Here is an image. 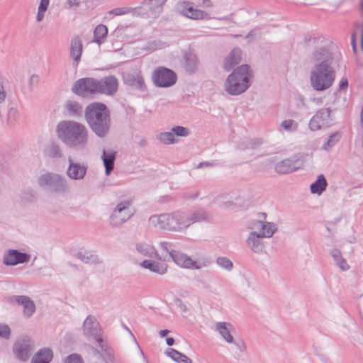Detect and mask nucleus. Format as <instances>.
Returning <instances> with one entry per match:
<instances>
[{
    "label": "nucleus",
    "instance_id": "obj_1",
    "mask_svg": "<svg viewBox=\"0 0 363 363\" xmlns=\"http://www.w3.org/2000/svg\"><path fill=\"white\" fill-rule=\"evenodd\" d=\"M308 46L315 45L310 59L313 67L310 72V84L318 91L329 89L335 79V72L333 65L334 57L330 50L325 46L326 39L322 36L306 38Z\"/></svg>",
    "mask_w": 363,
    "mask_h": 363
},
{
    "label": "nucleus",
    "instance_id": "obj_2",
    "mask_svg": "<svg viewBox=\"0 0 363 363\" xmlns=\"http://www.w3.org/2000/svg\"><path fill=\"white\" fill-rule=\"evenodd\" d=\"M57 138L69 148L82 151L89 145V132L82 123L67 120L60 122L56 128Z\"/></svg>",
    "mask_w": 363,
    "mask_h": 363
},
{
    "label": "nucleus",
    "instance_id": "obj_3",
    "mask_svg": "<svg viewBox=\"0 0 363 363\" xmlns=\"http://www.w3.org/2000/svg\"><path fill=\"white\" fill-rule=\"evenodd\" d=\"M84 118L91 130L99 138H106L111 130L110 111L100 102L88 105L84 111Z\"/></svg>",
    "mask_w": 363,
    "mask_h": 363
},
{
    "label": "nucleus",
    "instance_id": "obj_4",
    "mask_svg": "<svg viewBox=\"0 0 363 363\" xmlns=\"http://www.w3.org/2000/svg\"><path fill=\"white\" fill-rule=\"evenodd\" d=\"M252 77L249 65H242L229 74L225 82V90L230 95H240L250 86Z\"/></svg>",
    "mask_w": 363,
    "mask_h": 363
},
{
    "label": "nucleus",
    "instance_id": "obj_5",
    "mask_svg": "<svg viewBox=\"0 0 363 363\" xmlns=\"http://www.w3.org/2000/svg\"><path fill=\"white\" fill-rule=\"evenodd\" d=\"M38 182L40 187L52 193L67 194L70 191L69 182L59 174L51 172L43 174L38 177Z\"/></svg>",
    "mask_w": 363,
    "mask_h": 363
},
{
    "label": "nucleus",
    "instance_id": "obj_6",
    "mask_svg": "<svg viewBox=\"0 0 363 363\" xmlns=\"http://www.w3.org/2000/svg\"><path fill=\"white\" fill-rule=\"evenodd\" d=\"M135 214L133 202L130 199L118 201L113 208L109 216L110 225L113 228H120Z\"/></svg>",
    "mask_w": 363,
    "mask_h": 363
},
{
    "label": "nucleus",
    "instance_id": "obj_7",
    "mask_svg": "<svg viewBox=\"0 0 363 363\" xmlns=\"http://www.w3.org/2000/svg\"><path fill=\"white\" fill-rule=\"evenodd\" d=\"M84 335L89 340H94L101 350L106 351V345L101 335V329L94 316L88 315L83 323Z\"/></svg>",
    "mask_w": 363,
    "mask_h": 363
},
{
    "label": "nucleus",
    "instance_id": "obj_8",
    "mask_svg": "<svg viewBox=\"0 0 363 363\" xmlns=\"http://www.w3.org/2000/svg\"><path fill=\"white\" fill-rule=\"evenodd\" d=\"M34 348V341L28 336H23L15 341L13 352L18 359L26 362L30 358Z\"/></svg>",
    "mask_w": 363,
    "mask_h": 363
},
{
    "label": "nucleus",
    "instance_id": "obj_9",
    "mask_svg": "<svg viewBox=\"0 0 363 363\" xmlns=\"http://www.w3.org/2000/svg\"><path fill=\"white\" fill-rule=\"evenodd\" d=\"M152 81L158 87H169L173 86L177 79L174 71L164 67H159L152 72Z\"/></svg>",
    "mask_w": 363,
    "mask_h": 363
},
{
    "label": "nucleus",
    "instance_id": "obj_10",
    "mask_svg": "<svg viewBox=\"0 0 363 363\" xmlns=\"http://www.w3.org/2000/svg\"><path fill=\"white\" fill-rule=\"evenodd\" d=\"M97 89V79L85 77L75 82L72 90L74 94L86 97L98 94Z\"/></svg>",
    "mask_w": 363,
    "mask_h": 363
},
{
    "label": "nucleus",
    "instance_id": "obj_11",
    "mask_svg": "<svg viewBox=\"0 0 363 363\" xmlns=\"http://www.w3.org/2000/svg\"><path fill=\"white\" fill-rule=\"evenodd\" d=\"M247 228L250 230V234L267 238H271L277 230L276 225L274 223L263 222L258 220L250 221Z\"/></svg>",
    "mask_w": 363,
    "mask_h": 363
},
{
    "label": "nucleus",
    "instance_id": "obj_12",
    "mask_svg": "<svg viewBox=\"0 0 363 363\" xmlns=\"http://www.w3.org/2000/svg\"><path fill=\"white\" fill-rule=\"evenodd\" d=\"M331 110L330 108L318 110L309 122V128L313 131L320 130L323 127L331 124Z\"/></svg>",
    "mask_w": 363,
    "mask_h": 363
},
{
    "label": "nucleus",
    "instance_id": "obj_13",
    "mask_svg": "<svg viewBox=\"0 0 363 363\" xmlns=\"http://www.w3.org/2000/svg\"><path fill=\"white\" fill-rule=\"evenodd\" d=\"M177 11L184 16L186 18L200 20L208 19V14L200 9H194L192 3L189 1L179 2L177 6Z\"/></svg>",
    "mask_w": 363,
    "mask_h": 363
},
{
    "label": "nucleus",
    "instance_id": "obj_14",
    "mask_svg": "<svg viewBox=\"0 0 363 363\" xmlns=\"http://www.w3.org/2000/svg\"><path fill=\"white\" fill-rule=\"evenodd\" d=\"M167 218L169 231L183 232L187 228L185 212L176 211L167 213Z\"/></svg>",
    "mask_w": 363,
    "mask_h": 363
},
{
    "label": "nucleus",
    "instance_id": "obj_15",
    "mask_svg": "<svg viewBox=\"0 0 363 363\" xmlns=\"http://www.w3.org/2000/svg\"><path fill=\"white\" fill-rule=\"evenodd\" d=\"M69 166L66 170L67 176L72 180H82L87 172V165L76 162L71 157H68Z\"/></svg>",
    "mask_w": 363,
    "mask_h": 363
},
{
    "label": "nucleus",
    "instance_id": "obj_16",
    "mask_svg": "<svg viewBox=\"0 0 363 363\" xmlns=\"http://www.w3.org/2000/svg\"><path fill=\"white\" fill-rule=\"evenodd\" d=\"M118 82L116 77L108 76L97 79L98 94L113 95L118 90Z\"/></svg>",
    "mask_w": 363,
    "mask_h": 363
},
{
    "label": "nucleus",
    "instance_id": "obj_17",
    "mask_svg": "<svg viewBox=\"0 0 363 363\" xmlns=\"http://www.w3.org/2000/svg\"><path fill=\"white\" fill-rule=\"evenodd\" d=\"M171 259L179 267L185 269H199L203 266L201 264L192 260L190 257L179 251H172Z\"/></svg>",
    "mask_w": 363,
    "mask_h": 363
},
{
    "label": "nucleus",
    "instance_id": "obj_18",
    "mask_svg": "<svg viewBox=\"0 0 363 363\" xmlns=\"http://www.w3.org/2000/svg\"><path fill=\"white\" fill-rule=\"evenodd\" d=\"M30 259V255L21 252L17 250H8L4 255L3 262L6 266H13L18 264L27 263Z\"/></svg>",
    "mask_w": 363,
    "mask_h": 363
},
{
    "label": "nucleus",
    "instance_id": "obj_19",
    "mask_svg": "<svg viewBox=\"0 0 363 363\" xmlns=\"http://www.w3.org/2000/svg\"><path fill=\"white\" fill-rule=\"evenodd\" d=\"M167 0H144L142 3L141 11L144 13L142 16L156 17L163 10V6Z\"/></svg>",
    "mask_w": 363,
    "mask_h": 363
},
{
    "label": "nucleus",
    "instance_id": "obj_20",
    "mask_svg": "<svg viewBox=\"0 0 363 363\" xmlns=\"http://www.w3.org/2000/svg\"><path fill=\"white\" fill-rule=\"evenodd\" d=\"M301 167V162L299 160L294 157L285 159L278 162L275 166V170L279 174H288L291 173Z\"/></svg>",
    "mask_w": 363,
    "mask_h": 363
},
{
    "label": "nucleus",
    "instance_id": "obj_21",
    "mask_svg": "<svg viewBox=\"0 0 363 363\" xmlns=\"http://www.w3.org/2000/svg\"><path fill=\"white\" fill-rule=\"evenodd\" d=\"M12 301H15L19 306H22L23 308V315L29 318L33 315L35 311V304L27 296H13L11 298Z\"/></svg>",
    "mask_w": 363,
    "mask_h": 363
},
{
    "label": "nucleus",
    "instance_id": "obj_22",
    "mask_svg": "<svg viewBox=\"0 0 363 363\" xmlns=\"http://www.w3.org/2000/svg\"><path fill=\"white\" fill-rule=\"evenodd\" d=\"M83 51L82 43L78 36L73 38L70 43L69 55L72 59V65L78 66L81 61V56Z\"/></svg>",
    "mask_w": 363,
    "mask_h": 363
},
{
    "label": "nucleus",
    "instance_id": "obj_23",
    "mask_svg": "<svg viewBox=\"0 0 363 363\" xmlns=\"http://www.w3.org/2000/svg\"><path fill=\"white\" fill-rule=\"evenodd\" d=\"M123 79L126 84L135 89L141 91L145 89L144 79L139 73H127L124 74Z\"/></svg>",
    "mask_w": 363,
    "mask_h": 363
},
{
    "label": "nucleus",
    "instance_id": "obj_24",
    "mask_svg": "<svg viewBox=\"0 0 363 363\" xmlns=\"http://www.w3.org/2000/svg\"><path fill=\"white\" fill-rule=\"evenodd\" d=\"M143 268L147 269L150 272L159 275H164L167 272V265L157 261L145 259L140 263Z\"/></svg>",
    "mask_w": 363,
    "mask_h": 363
},
{
    "label": "nucleus",
    "instance_id": "obj_25",
    "mask_svg": "<svg viewBox=\"0 0 363 363\" xmlns=\"http://www.w3.org/2000/svg\"><path fill=\"white\" fill-rule=\"evenodd\" d=\"M241 50L234 48L225 58L223 68L225 71H230L241 62Z\"/></svg>",
    "mask_w": 363,
    "mask_h": 363
},
{
    "label": "nucleus",
    "instance_id": "obj_26",
    "mask_svg": "<svg viewBox=\"0 0 363 363\" xmlns=\"http://www.w3.org/2000/svg\"><path fill=\"white\" fill-rule=\"evenodd\" d=\"M216 330L228 343L233 342L232 332L234 330V328L230 323L218 322L216 325Z\"/></svg>",
    "mask_w": 363,
    "mask_h": 363
},
{
    "label": "nucleus",
    "instance_id": "obj_27",
    "mask_svg": "<svg viewBox=\"0 0 363 363\" xmlns=\"http://www.w3.org/2000/svg\"><path fill=\"white\" fill-rule=\"evenodd\" d=\"M264 238L265 237H262L260 235L249 234L246 240V244L252 252L255 253H261L264 249V243L262 241V239Z\"/></svg>",
    "mask_w": 363,
    "mask_h": 363
},
{
    "label": "nucleus",
    "instance_id": "obj_28",
    "mask_svg": "<svg viewBox=\"0 0 363 363\" xmlns=\"http://www.w3.org/2000/svg\"><path fill=\"white\" fill-rule=\"evenodd\" d=\"M116 152L113 150H104L101 156L104 164L105 167V172L106 175H109L114 168V161L116 160Z\"/></svg>",
    "mask_w": 363,
    "mask_h": 363
},
{
    "label": "nucleus",
    "instance_id": "obj_29",
    "mask_svg": "<svg viewBox=\"0 0 363 363\" xmlns=\"http://www.w3.org/2000/svg\"><path fill=\"white\" fill-rule=\"evenodd\" d=\"M208 218V213L201 209L186 213L187 228L194 223L201 222Z\"/></svg>",
    "mask_w": 363,
    "mask_h": 363
},
{
    "label": "nucleus",
    "instance_id": "obj_30",
    "mask_svg": "<svg viewBox=\"0 0 363 363\" xmlns=\"http://www.w3.org/2000/svg\"><path fill=\"white\" fill-rule=\"evenodd\" d=\"M53 357V353L50 348L40 350L32 358L30 363H49Z\"/></svg>",
    "mask_w": 363,
    "mask_h": 363
},
{
    "label": "nucleus",
    "instance_id": "obj_31",
    "mask_svg": "<svg viewBox=\"0 0 363 363\" xmlns=\"http://www.w3.org/2000/svg\"><path fill=\"white\" fill-rule=\"evenodd\" d=\"M141 7L132 8L128 6L118 7L109 11L107 14L113 16H122L131 13L133 16H140L144 13L141 11Z\"/></svg>",
    "mask_w": 363,
    "mask_h": 363
},
{
    "label": "nucleus",
    "instance_id": "obj_32",
    "mask_svg": "<svg viewBox=\"0 0 363 363\" xmlns=\"http://www.w3.org/2000/svg\"><path fill=\"white\" fill-rule=\"evenodd\" d=\"M167 213L153 215L150 217L149 223L151 225L160 230H168Z\"/></svg>",
    "mask_w": 363,
    "mask_h": 363
},
{
    "label": "nucleus",
    "instance_id": "obj_33",
    "mask_svg": "<svg viewBox=\"0 0 363 363\" xmlns=\"http://www.w3.org/2000/svg\"><path fill=\"white\" fill-rule=\"evenodd\" d=\"M184 67L185 69L189 74L194 73L199 65V61L196 55L194 53L189 52L184 55Z\"/></svg>",
    "mask_w": 363,
    "mask_h": 363
},
{
    "label": "nucleus",
    "instance_id": "obj_34",
    "mask_svg": "<svg viewBox=\"0 0 363 363\" xmlns=\"http://www.w3.org/2000/svg\"><path fill=\"white\" fill-rule=\"evenodd\" d=\"M327 186L328 182L325 177L323 174H320L318 176L316 181L311 184V192L312 194L320 195L325 190Z\"/></svg>",
    "mask_w": 363,
    "mask_h": 363
},
{
    "label": "nucleus",
    "instance_id": "obj_35",
    "mask_svg": "<svg viewBox=\"0 0 363 363\" xmlns=\"http://www.w3.org/2000/svg\"><path fill=\"white\" fill-rule=\"evenodd\" d=\"M108 35V28L104 24L96 26L94 30V40L93 42L99 45L104 43Z\"/></svg>",
    "mask_w": 363,
    "mask_h": 363
},
{
    "label": "nucleus",
    "instance_id": "obj_36",
    "mask_svg": "<svg viewBox=\"0 0 363 363\" xmlns=\"http://www.w3.org/2000/svg\"><path fill=\"white\" fill-rule=\"evenodd\" d=\"M77 257L85 264H96L99 262L98 256L91 251L79 250Z\"/></svg>",
    "mask_w": 363,
    "mask_h": 363
},
{
    "label": "nucleus",
    "instance_id": "obj_37",
    "mask_svg": "<svg viewBox=\"0 0 363 363\" xmlns=\"http://www.w3.org/2000/svg\"><path fill=\"white\" fill-rule=\"evenodd\" d=\"M65 108L70 116L80 117L82 116L83 107L75 101H67L65 104Z\"/></svg>",
    "mask_w": 363,
    "mask_h": 363
},
{
    "label": "nucleus",
    "instance_id": "obj_38",
    "mask_svg": "<svg viewBox=\"0 0 363 363\" xmlns=\"http://www.w3.org/2000/svg\"><path fill=\"white\" fill-rule=\"evenodd\" d=\"M135 249L140 255L150 258L155 257L157 254L155 249L152 246L145 242L136 243Z\"/></svg>",
    "mask_w": 363,
    "mask_h": 363
},
{
    "label": "nucleus",
    "instance_id": "obj_39",
    "mask_svg": "<svg viewBox=\"0 0 363 363\" xmlns=\"http://www.w3.org/2000/svg\"><path fill=\"white\" fill-rule=\"evenodd\" d=\"M165 354L178 363H192V361L185 354L178 352L173 348H168Z\"/></svg>",
    "mask_w": 363,
    "mask_h": 363
},
{
    "label": "nucleus",
    "instance_id": "obj_40",
    "mask_svg": "<svg viewBox=\"0 0 363 363\" xmlns=\"http://www.w3.org/2000/svg\"><path fill=\"white\" fill-rule=\"evenodd\" d=\"M45 154L50 158L59 159L62 157V150L60 147L55 144L51 143L45 149Z\"/></svg>",
    "mask_w": 363,
    "mask_h": 363
},
{
    "label": "nucleus",
    "instance_id": "obj_41",
    "mask_svg": "<svg viewBox=\"0 0 363 363\" xmlns=\"http://www.w3.org/2000/svg\"><path fill=\"white\" fill-rule=\"evenodd\" d=\"M298 123L292 119H287L283 121L279 125V130H284L288 133H293L298 130Z\"/></svg>",
    "mask_w": 363,
    "mask_h": 363
},
{
    "label": "nucleus",
    "instance_id": "obj_42",
    "mask_svg": "<svg viewBox=\"0 0 363 363\" xmlns=\"http://www.w3.org/2000/svg\"><path fill=\"white\" fill-rule=\"evenodd\" d=\"M20 116L18 110L16 107H11L8 110L6 123L9 125H14Z\"/></svg>",
    "mask_w": 363,
    "mask_h": 363
},
{
    "label": "nucleus",
    "instance_id": "obj_43",
    "mask_svg": "<svg viewBox=\"0 0 363 363\" xmlns=\"http://www.w3.org/2000/svg\"><path fill=\"white\" fill-rule=\"evenodd\" d=\"M20 197L23 203L33 202L35 199V193L31 189H26L21 191Z\"/></svg>",
    "mask_w": 363,
    "mask_h": 363
},
{
    "label": "nucleus",
    "instance_id": "obj_44",
    "mask_svg": "<svg viewBox=\"0 0 363 363\" xmlns=\"http://www.w3.org/2000/svg\"><path fill=\"white\" fill-rule=\"evenodd\" d=\"M340 134L336 132L332 134L328 139V140L323 144V148L325 150H329L333 147L340 140Z\"/></svg>",
    "mask_w": 363,
    "mask_h": 363
},
{
    "label": "nucleus",
    "instance_id": "obj_45",
    "mask_svg": "<svg viewBox=\"0 0 363 363\" xmlns=\"http://www.w3.org/2000/svg\"><path fill=\"white\" fill-rule=\"evenodd\" d=\"M50 0H40V5L38 6V14L36 16V20L38 22L42 21L44 18L45 13L47 11L48 6L49 5Z\"/></svg>",
    "mask_w": 363,
    "mask_h": 363
},
{
    "label": "nucleus",
    "instance_id": "obj_46",
    "mask_svg": "<svg viewBox=\"0 0 363 363\" xmlns=\"http://www.w3.org/2000/svg\"><path fill=\"white\" fill-rule=\"evenodd\" d=\"M216 264L220 267L221 268L230 271L232 270L233 267V262L225 257H219L216 259Z\"/></svg>",
    "mask_w": 363,
    "mask_h": 363
},
{
    "label": "nucleus",
    "instance_id": "obj_47",
    "mask_svg": "<svg viewBox=\"0 0 363 363\" xmlns=\"http://www.w3.org/2000/svg\"><path fill=\"white\" fill-rule=\"evenodd\" d=\"M159 140L164 144H174L177 142L172 132L161 133L159 135Z\"/></svg>",
    "mask_w": 363,
    "mask_h": 363
},
{
    "label": "nucleus",
    "instance_id": "obj_48",
    "mask_svg": "<svg viewBox=\"0 0 363 363\" xmlns=\"http://www.w3.org/2000/svg\"><path fill=\"white\" fill-rule=\"evenodd\" d=\"M172 132L179 137H187L190 134L189 129L183 126H174L172 128Z\"/></svg>",
    "mask_w": 363,
    "mask_h": 363
},
{
    "label": "nucleus",
    "instance_id": "obj_49",
    "mask_svg": "<svg viewBox=\"0 0 363 363\" xmlns=\"http://www.w3.org/2000/svg\"><path fill=\"white\" fill-rule=\"evenodd\" d=\"M11 330L7 325L0 324V337L5 339L9 338Z\"/></svg>",
    "mask_w": 363,
    "mask_h": 363
},
{
    "label": "nucleus",
    "instance_id": "obj_50",
    "mask_svg": "<svg viewBox=\"0 0 363 363\" xmlns=\"http://www.w3.org/2000/svg\"><path fill=\"white\" fill-rule=\"evenodd\" d=\"M160 246L164 251L167 252L169 254V257L171 258V252L174 251V250L172 249V244L169 242L163 241L160 243Z\"/></svg>",
    "mask_w": 363,
    "mask_h": 363
},
{
    "label": "nucleus",
    "instance_id": "obj_51",
    "mask_svg": "<svg viewBox=\"0 0 363 363\" xmlns=\"http://www.w3.org/2000/svg\"><path fill=\"white\" fill-rule=\"evenodd\" d=\"M65 363H82V362L78 354H72L67 357Z\"/></svg>",
    "mask_w": 363,
    "mask_h": 363
},
{
    "label": "nucleus",
    "instance_id": "obj_52",
    "mask_svg": "<svg viewBox=\"0 0 363 363\" xmlns=\"http://www.w3.org/2000/svg\"><path fill=\"white\" fill-rule=\"evenodd\" d=\"M335 262L342 271H347L350 268L349 265L346 262V260L342 258V257L338 261Z\"/></svg>",
    "mask_w": 363,
    "mask_h": 363
},
{
    "label": "nucleus",
    "instance_id": "obj_53",
    "mask_svg": "<svg viewBox=\"0 0 363 363\" xmlns=\"http://www.w3.org/2000/svg\"><path fill=\"white\" fill-rule=\"evenodd\" d=\"M334 262L338 261L342 257V253L338 249H333L330 252Z\"/></svg>",
    "mask_w": 363,
    "mask_h": 363
},
{
    "label": "nucleus",
    "instance_id": "obj_54",
    "mask_svg": "<svg viewBox=\"0 0 363 363\" xmlns=\"http://www.w3.org/2000/svg\"><path fill=\"white\" fill-rule=\"evenodd\" d=\"M175 303L177 305V306L182 311V312H187L188 311V308L187 306L184 304V303L180 299V298H176L175 299Z\"/></svg>",
    "mask_w": 363,
    "mask_h": 363
},
{
    "label": "nucleus",
    "instance_id": "obj_55",
    "mask_svg": "<svg viewBox=\"0 0 363 363\" xmlns=\"http://www.w3.org/2000/svg\"><path fill=\"white\" fill-rule=\"evenodd\" d=\"M6 97V93L2 84H0V104L4 103Z\"/></svg>",
    "mask_w": 363,
    "mask_h": 363
},
{
    "label": "nucleus",
    "instance_id": "obj_56",
    "mask_svg": "<svg viewBox=\"0 0 363 363\" xmlns=\"http://www.w3.org/2000/svg\"><path fill=\"white\" fill-rule=\"evenodd\" d=\"M233 343H234L237 346V347L241 352L245 350V345L242 340H238L235 342L233 341Z\"/></svg>",
    "mask_w": 363,
    "mask_h": 363
},
{
    "label": "nucleus",
    "instance_id": "obj_57",
    "mask_svg": "<svg viewBox=\"0 0 363 363\" xmlns=\"http://www.w3.org/2000/svg\"><path fill=\"white\" fill-rule=\"evenodd\" d=\"M107 363H112L114 362V357L110 352H107L106 356L104 357Z\"/></svg>",
    "mask_w": 363,
    "mask_h": 363
},
{
    "label": "nucleus",
    "instance_id": "obj_58",
    "mask_svg": "<svg viewBox=\"0 0 363 363\" xmlns=\"http://www.w3.org/2000/svg\"><path fill=\"white\" fill-rule=\"evenodd\" d=\"M348 86V81L347 79H342L340 82V89H343Z\"/></svg>",
    "mask_w": 363,
    "mask_h": 363
},
{
    "label": "nucleus",
    "instance_id": "obj_59",
    "mask_svg": "<svg viewBox=\"0 0 363 363\" xmlns=\"http://www.w3.org/2000/svg\"><path fill=\"white\" fill-rule=\"evenodd\" d=\"M257 34V30L255 29V30H250L247 35H246V38L247 39H249V38H254Z\"/></svg>",
    "mask_w": 363,
    "mask_h": 363
},
{
    "label": "nucleus",
    "instance_id": "obj_60",
    "mask_svg": "<svg viewBox=\"0 0 363 363\" xmlns=\"http://www.w3.org/2000/svg\"><path fill=\"white\" fill-rule=\"evenodd\" d=\"M213 166V164L211 162H200L198 165V168L202 167H211Z\"/></svg>",
    "mask_w": 363,
    "mask_h": 363
},
{
    "label": "nucleus",
    "instance_id": "obj_61",
    "mask_svg": "<svg viewBox=\"0 0 363 363\" xmlns=\"http://www.w3.org/2000/svg\"><path fill=\"white\" fill-rule=\"evenodd\" d=\"M68 4L69 6H78L79 2L77 0H67Z\"/></svg>",
    "mask_w": 363,
    "mask_h": 363
},
{
    "label": "nucleus",
    "instance_id": "obj_62",
    "mask_svg": "<svg viewBox=\"0 0 363 363\" xmlns=\"http://www.w3.org/2000/svg\"><path fill=\"white\" fill-rule=\"evenodd\" d=\"M147 140L144 138H141L138 143V145L142 147H145L147 145Z\"/></svg>",
    "mask_w": 363,
    "mask_h": 363
},
{
    "label": "nucleus",
    "instance_id": "obj_63",
    "mask_svg": "<svg viewBox=\"0 0 363 363\" xmlns=\"http://www.w3.org/2000/svg\"><path fill=\"white\" fill-rule=\"evenodd\" d=\"M202 5L206 7L212 6L211 0H203Z\"/></svg>",
    "mask_w": 363,
    "mask_h": 363
},
{
    "label": "nucleus",
    "instance_id": "obj_64",
    "mask_svg": "<svg viewBox=\"0 0 363 363\" xmlns=\"http://www.w3.org/2000/svg\"><path fill=\"white\" fill-rule=\"evenodd\" d=\"M169 331L168 330H162L160 331V335L162 337L167 336L169 334Z\"/></svg>",
    "mask_w": 363,
    "mask_h": 363
}]
</instances>
